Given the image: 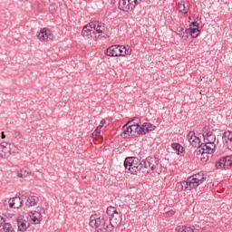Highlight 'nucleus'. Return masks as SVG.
I'll use <instances>...</instances> for the list:
<instances>
[{"instance_id":"nucleus-1","label":"nucleus","mask_w":232,"mask_h":232,"mask_svg":"<svg viewBox=\"0 0 232 232\" xmlns=\"http://www.w3.org/2000/svg\"><path fill=\"white\" fill-rule=\"evenodd\" d=\"M122 224V213L117 212L112 217L95 214L91 216L89 226L94 227L96 232H111Z\"/></svg>"},{"instance_id":"nucleus-2","label":"nucleus","mask_w":232,"mask_h":232,"mask_svg":"<svg viewBox=\"0 0 232 232\" xmlns=\"http://www.w3.org/2000/svg\"><path fill=\"white\" fill-rule=\"evenodd\" d=\"M151 172L158 173V175L162 173V165L160 164V160L159 158L154 156H149L143 160L142 173H144V175H148Z\"/></svg>"},{"instance_id":"nucleus-3","label":"nucleus","mask_w":232,"mask_h":232,"mask_svg":"<svg viewBox=\"0 0 232 232\" xmlns=\"http://www.w3.org/2000/svg\"><path fill=\"white\" fill-rule=\"evenodd\" d=\"M131 50L126 49L124 45H111L105 50V55L108 57H122L124 55H130Z\"/></svg>"},{"instance_id":"nucleus-4","label":"nucleus","mask_w":232,"mask_h":232,"mask_svg":"<svg viewBox=\"0 0 232 232\" xmlns=\"http://www.w3.org/2000/svg\"><path fill=\"white\" fill-rule=\"evenodd\" d=\"M92 39L99 41V39H105L106 34H104V23L95 22L92 24Z\"/></svg>"},{"instance_id":"nucleus-5","label":"nucleus","mask_w":232,"mask_h":232,"mask_svg":"<svg viewBox=\"0 0 232 232\" xmlns=\"http://www.w3.org/2000/svg\"><path fill=\"white\" fill-rule=\"evenodd\" d=\"M15 151H17V150H12V145L8 142H2L0 144V159H9Z\"/></svg>"},{"instance_id":"nucleus-6","label":"nucleus","mask_w":232,"mask_h":232,"mask_svg":"<svg viewBox=\"0 0 232 232\" xmlns=\"http://www.w3.org/2000/svg\"><path fill=\"white\" fill-rule=\"evenodd\" d=\"M217 169H229L232 168V156H225L216 161Z\"/></svg>"},{"instance_id":"nucleus-7","label":"nucleus","mask_w":232,"mask_h":232,"mask_svg":"<svg viewBox=\"0 0 232 232\" xmlns=\"http://www.w3.org/2000/svg\"><path fill=\"white\" fill-rule=\"evenodd\" d=\"M142 169H144L143 160L140 161L139 158L134 157V161L132 162V168L130 169L131 175H137L138 173H142Z\"/></svg>"},{"instance_id":"nucleus-8","label":"nucleus","mask_w":232,"mask_h":232,"mask_svg":"<svg viewBox=\"0 0 232 232\" xmlns=\"http://www.w3.org/2000/svg\"><path fill=\"white\" fill-rule=\"evenodd\" d=\"M188 179L192 182V188H198V186H200V184H202V182H204V180H206V177H204V173H202V172L194 174V175L188 177Z\"/></svg>"},{"instance_id":"nucleus-9","label":"nucleus","mask_w":232,"mask_h":232,"mask_svg":"<svg viewBox=\"0 0 232 232\" xmlns=\"http://www.w3.org/2000/svg\"><path fill=\"white\" fill-rule=\"evenodd\" d=\"M26 198L25 195H22L21 197H14L9 199L8 204L10 208H14V209H19L21 206H23V202Z\"/></svg>"},{"instance_id":"nucleus-10","label":"nucleus","mask_w":232,"mask_h":232,"mask_svg":"<svg viewBox=\"0 0 232 232\" xmlns=\"http://www.w3.org/2000/svg\"><path fill=\"white\" fill-rule=\"evenodd\" d=\"M37 37L42 39V41H53V34H52V33H50L47 28L42 29L38 33Z\"/></svg>"},{"instance_id":"nucleus-11","label":"nucleus","mask_w":232,"mask_h":232,"mask_svg":"<svg viewBox=\"0 0 232 232\" xmlns=\"http://www.w3.org/2000/svg\"><path fill=\"white\" fill-rule=\"evenodd\" d=\"M119 8L123 12H130V10H133V8H135V4H130L128 0H120Z\"/></svg>"},{"instance_id":"nucleus-12","label":"nucleus","mask_w":232,"mask_h":232,"mask_svg":"<svg viewBox=\"0 0 232 232\" xmlns=\"http://www.w3.org/2000/svg\"><path fill=\"white\" fill-rule=\"evenodd\" d=\"M131 121H128L126 124L123 125L122 127V134L121 137L123 139H130V135L133 136V132L131 130Z\"/></svg>"},{"instance_id":"nucleus-13","label":"nucleus","mask_w":232,"mask_h":232,"mask_svg":"<svg viewBox=\"0 0 232 232\" xmlns=\"http://www.w3.org/2000/svg\"><path fill=\"white\" fill-rule=\"evenodd\" d=\"M200 148L202 150V153L211 154L213 153V151H215V148H217V146L213 143L204 142V143H201Z\"/></svg>"},{"instance_id":"nucleus-14","label":"nucleus","mask_w":232,"mask_h":232,"mask_svg":"<svg viewBox=\"0 0 232 232\" xmlns=\"http://www.w3.org/2000/svg\"><path fill=\"white\" fill-rule=\"evenodd\" d=\"M92 30H93L92 24L91 25L87 24V25L83 26V28L82 30V37H88V38L92 37V39H93V32H92Z\"/></svg>"},{"instance_id":"nucleus-15","label":"nucleus","mask_w":232,"mask_h":232,"mask_svg":"<svg viewBox=\"0 0 232 232\" xmlns=\"http://www.w3.org/2000/svg\"><path fill=\"white\" fill-rule=\"evenodd\" d=\"M223 142H226L228 148L232 150V132L227 130L223 133Z\"/></svg>"},{"instance_id":"nucleus-16","label":"nucleus","mask_w":232,"mask_h":232,"mask_svg":"<svg viewBox=\"0 0 232 232\" xmlns=\"http://www.w3.org/2000/svg\"><path fill=\"white\" fill-rule=\"evenodd\" d=\"M135 157H127L123 162V166L127 171V173L131 172V168L133 167V161Z\"/></svg>"},{"instance_id":"nucleus-17","label":"nucleus","mask_w":232,"mask_h":232,"mask_svg":"<svg viewBox=\"0 0 232 232\" xmlns=\"http://www.w3.org/2000/svg\"><path fill=\"white\" fill-rule=\"evenodd\" d=\"M29 217L31 218V219L34 224H39V222H41L43 218L41 212H38V211H30Z\"/></svg>"},{"instance_id":"nucleus-18","label":"nucleus","mask_w":232,"mask_h":232,"mask_svg":"<svg viewBox=\"0 0 232 232\" xmlns=\"http://www.w3.org/2000/svg\"><path fill=\"white\" fill-rule=\"evenodd\" d=\"M18 231L24 232L28 229L30 223L26 220L18 218L17 219Z\"/></svg>"},{"instance_id":"nucleus-19","label":"nucleus","mask_w":232,"mask_h":232,"mask_svg":"<svg viewBox=\"0 0 232 232\" xmlns=\"http://www.w3.org/2000/svg\"><path fill=\"white\" fill-rule=\"evenodd\" d=\"M155 128V125L150 122H144L141 126V130H143L141 135H146V133H150V131H154Z\"/></svg>"},{"instance_id":"nucleus-20","label":"nucleus","mask_w":232,"mask_h":232,"mask_svg":"<svg viewBox=\"0 0 232 232\" xmlns=\"http://www.w3.org/2000/svg\"><path fill=\"white\" fill-rule=\"evenodd\" d=\"M24 200H26L25 205L27 206H35L39 202V198L37 196H26Z\"/></svg>"},{"instance_id":"nucleus-21","label":"nucleus","mask_w":232,"mask_h":232,"mask_svg":"<svg viewBox=\"0 0 232 232\" xmlns=\"http://www.w3.org/2000/svg\"><path fill=\"white\" fill-rule=\"evenodd\" d=\"M178 10L184 14V15H188V12H189V5L186 4V2H181L178 4Z\"/></svg>"},{"instance_id":"nucleus-22","label":"nucleus","mask_w":232,"mask_h":232,"mask_svg":"<svg viewBox=\"0 0 232 232\" xmlns=\"http://www.w3.org/2000/svg\"><path fill=\"white\" fill-rule=\"evenodd\" d=\"M132 133H138V135H142V126H140L138 122H133L130 124Z\"/></svg>"},{"instance_id":"nucleus-23","label":"nucleus","mask_w":232,"mask_h":232,"mask_svg":"<svg viewBox=\"0 0 232 232\" xmlns=\"http://www.w3.org/2000/svg\"><path fill=\"white\" fill-rule=\"evenodd\" d=\"M181 186L183 188V191H186V189H195V187H193V183L189 178H188L187 180L181 181Z\"/></svg>"},{"instance_id":"nucleus-24","label":"nucleus","mask_w":232,"mask_h":232,"mask_svg":"<svg viewBox=\"0 0 232 232\" xmlns=\"http://www.w3.org/2000/svg\"><path fill=\"white\" fill-rule=\"evenodd\" d=\"M189 144L193 146V148H198V150L202 146V143H200V138L197 136L189 141Z\"/></svg>"},{"instance_id":"nucleus-25","label":"nucleus","mask_w":232,"mask_h":232,"mask_svg":"<svg viewBox=\"0 0 232 232\" xmlns=\"http://www.w3.org/2000/svg\"><path fill=\"white\" fill-rule=\"evenodd\" d=\"M189 31H190V35L192 37V39H197V37H198V35H200V29H198V27H189Z\"/></svg>"},{"instance_id":"nucleus-26","label":"nucleus","mask_w":232,"mask_h":232,"mask_svg":"<svg viewBox=\"0 0 232 232\" xmlns=\"http://www.w3.org/2000/svg\"><path fill=\"white\" fill-rule=\"evenodd\" d=\"M202 135H203V139H208L210 135H212L213 131H211V129L209 128V126H205L202 129Z\"/></svg>"},{"instance_id":"nucleus-27","label":"nucleus","mask_w":232,"mask_h":232,"mask_svg":"<svg viewBox=\"0 0 232 232\" xmlns=\"http://www.w3.org/2000/svg\"><path fill=\"white\" fill-rule=\"evenodd\" d=\"M115 213H119V211H117V208H115V207H108L106 209V217H113V215H115Z\"/></svg>"},{"instance_id":"nucleus-28","label":"nucleus","mask_w":232,"mask_h":232,"mask_svg":"<svg viewBox=\"0 0 232 232\" xmlns=\"http://www.w3.org/2000/svg\"><path fill=\"white\" fill-rule=\"evenodd\" d=\"M0 232H15V230H14V227H12L10 223H6L0 229Z\"/></svg>"},{"instance_id":"nucleus-29","label":"nucleus","mask_w":232,"mask_h":232,"mask_svg":"<svg viewBox=\"0 0 232 232\" xmlns=\"http://www.w3.org/2000/svg\"><path fill=\"white\" fill-rule=\"evenodd\" d=\"M172 150H176L178 153H183L184 152V147L180 145L179 143H172L171 144Z\"/></svg>"},{"instance_id":"nucleus-30","label":"nucleus","mask_w":232,"mask_h":232,"mask_svg":"<svg viewBox=\"0 0 232 232\" xmlns=\"http://www.w3.org/2000/svg\"><path fill=\"white\" fill-rule=\"evenodd\" d=\"M215 140H217V136L212 133L208 138L205 139L204 142H207V144H215Z\"/></svg>"},{"instance_id":"nucleus-31","label":"nucleus","mask_w":232,"mask_h":232,"mask_svg":"<svg viewBox=\"0 0 232 232\" xmlns=\"http://www.w3.org/2000/svg\"><path fill=\"white\" fill-rule=\"evenodd\" d=\"M18 177L20 179H25V177H28L30 175V172L24 169H20V171L17 173Z\"/></svg>"},{"instance_id":"nucleus-32","label":"nucleus","mask_w":232,"mask_h":232,"mask_svg":"<svg viewBox=\"0 0 232 232\" xmlns=\"http://www.w3.org/2000/svg\"><path fill=\"white\" fill-rule=\"evenodd\" d=\"M12 135L14 139H23V134L19 130H14Z\"/></svg>"},{"instance_id":"nucleus-33","label":"nucleus","mask_w":232,"mask_h":232,"mask_svg":"<svg viewBox=\"0 0 232 232\" xmlns=\"http://www.w3.org/2000/svg\"><path fill=\"white\" fill-rule=\"evenodd\" d=\"M197 136L195 135V131L194 130H190L188 135H187V139L188 140V142H190L193 139H195Z\"/></svg>"},{"instance_id":"nucleus-34","label":"nucleus","mask_w":232,"mask_h":232,"mask_svg":"<svg viewBox=\"0 0 232 232\" xmlns=\"http://www.w3.org/2000/svg\"><path fill=\"white\" fill-rule=\"evenodd\" d=\"M209 153H208V152H202V156H201V160H202V162H207L208 160V159H209Z\"/></svg>"},{"instance_id":"nucleus-35","label":"nucleus","mask_w":232,"mask_h":232,"mask_svg":"<svg viewBox=\"0 0 232 232\" xmlns=\"http://www.w3.org/2000/svg\"><path fill=\"white\" fill-rule=\"evenodd\" d=\"M177 191H184L181 181L176 185Z\"/></svg>"},{"instance_id":"nucleus-36","label":"nucleus","mask_w":232,"mask_h":232,"mask_svg":"<svg viewBox=\"0 0 232 232\" xmlns=\"http://www.w3.org/2000/svg\"><path fill=\"white\" fill-rule=\"evenodd\" d=\"M185 227H186V226H179L176 227L175 231L176 232H184Z\"/></svg>"},{"instance_id":"nucleus-37","label":"nucleus","mask_w":232,"mask_h":232,"mask_svg":"<svg viewBox=\"0 0 232 232\" xmlns=\"http://www.w3.org/2000/svg\"><path fill=\"white\" fill-rule=\"evenodd\" d=\"M49 10H51V12H55V10H57V5L52 4V5L49 6Z\"/></svg>"},{"instance_id":"nucleus-38","label":"nucleus","mask_w":232,"mask_h":232,"mask_svg":"<svg viewBox=\"0 0 232 232\" xmlns=\"http://www.w3.org/2000/svg\"><path fill=\"white\" fill-rule=\"evenodd\" d=\"M129 122H131L130 124H133V122H137L139 124V122H140V118L135 117L132 119V121H130Z\"/></svg>"},{"instance_id":"nucleus-39","label":"nucleus","mask_w":232,"mask_h":232,"mask_svg":"<svg viewBox=\"0 0 232 232\" xmlns=\"http://www.w3.org/2000/svg\"><path fill=\"white\" fill-rule=\"evenodd\" d=\"M183 232H197V229L193 230L189 227H185Z\"/></svg>"},{"instance_id":"nucleus-40","label":"nucleus","mask_w":232,"mask_h":232,"mask_svg":"<svg viewBox=\"0 0 232 232\" xmlns=\"http://www.w3.org/2000/svg\"><path fill=\"white\" fill-rule=\"evenodd\" d=\"M188 37H189V35L188 34H184V33L181 34V39L183 41H188Z\"/></svg>"},{"instance_id":"nucleus-41","label":"nucleus","mask_w":232,"mask_h":232,"mask_svg":"<svg viewBox=\"0 0 232 232\" xmlns=\"http://www.w3.org/2000/svg\"><path fill=\"white\" fill-rule=\"evenodd\" d=\"M92 135H95V137H99V135H101V130H99V128H96Z\"/></svg>"},{"instance_id":"nucleus-42","label":"nucleus","mask_w":232,"mask_h":232,"mask_svg":"<svg viewBox=\"0 0 232 232\" xmlns=\"http://www.w3.org/2000/svg\"><path fill=\"white\" fill-rule=\"evenodd\" d=\"M5 224H7L5 222V218L0 216V227H3V226H5Z\"/></svg>"},{"instance_id":"nucleus-43","label":"nucleus","mask_w":232,"mask_h":232,"mask_svg":"<svg viewBox=\"0 0 232 232\" xmlns=\"http://www.w3.org/2000/svg\"><path fill=\"white\" fill-rule=\"evenodd\" d=\"M190 26H194L195 28H198V26H200V24L198 23H197V21L191 22Z\"/></svg>"},{"instance_id":"nucleus-44","label":"nucleus","mask_w":232,"mask_h":232,"mask_svg":"<svg viewBox=\"0 0 232 232\" xmlns=\"http://www.w3.org/2000/svg\"><path fill=\"white\" fill-rule=\"evenodd\" d=\"M196 155L198 156V155H201L202 156V148H199L196 151H195Z\"/></svg>"},{"instance_id":"nucleus-45","label":"nucleus","mask_w":232,"mask_h":232,"mask_svg":"<svg viewBox=\"0 0 232 232\" xmlns=\"http://www.w3.org/2000/svg\"><path fill=\"white\" fill-rule=\"evenodd\" d=\"M177 32H178L179 34H184V27H178V28H177Z\"/></svg>"},{"instance_id":"nucleus-46","label":"nucleus","mask_w":232,"mask_h":232,"mask_svg":"<svg viewBox=\"0 0 232 232\" xmlns=\"http://www.w3.org/2000/svg\"><path fill=\"white\" fill-rule=\"evenodd\" d=\"M129 1L130 5H135V6H137V0H127Z\"/></svg>"},{"instance_id":"nucleus-47","label":"nucleus","mask_w":232,"mask_h":232,"mask_svg":"<svg viewBox=\"0 0 232 232\" xmlns=\"http://www.w3.org/2000/svg\"><path fill=\"white\" fill-rule=\"evenodd\" d=\"M183 34H187V35H188V34H191V31L189 30V28H188L185 30V32L183 31Z\"/></svg>"},{"instance_id":"nucleus-48","label":"nucleus","mask_w":232,"mask_h":232,"mask_svg":"<svg viewBox=\"0 0 232 232\" xmlns=\"http://www.w3.org/2000/svg\"><path fill=\"white\" fill-rule=\"evenodd\" d=\"M106 124V120H102L100 125L104 126Z\"/></svg>"},{"instance_id":"nucleus-49","label":"nucleus","mask_w":232,"mask_h":232,"mask_svg":"<svg viewBox=\"0 0 232 232\" xmlns=\"http://www.w3.org/2000/svg\"><path fill=\"white\" fill-rule=\"evenodd\" d=\"M1 139H6V135H5V131L1 132Z\"/></svg>"},{"instance_id":"nucleus-50","label":"nucleus","mask_w":232,"mask_h":232,"mask_svg":"<svg viewBox=\"0 0 232 232\" xmlns=\"http://www.w3.org/2000/svg\"><path fill=\"white\" fill-rule=\"evenodd\" d=\"M39 213H41V215H43V213H44V208H42Z\"/></svg>"},{"instance_id":"nucleus-51","label":"nucleus","mask_w":232,"mask_h":232,"mask_svg":"<svg viewBox=\"0 0 232 232\" xmlns=\"http://www.w3.org/2000/svg\"><path fill=\"white\" fill-rule=\"evenodd\" d=\"M97 128H98V130H101V128H102V125L100 124Z\"/></svg>"},{"instance_id":"nucleus-52","label":"nucleus","mask_w":232,"mask_h":232,"mask_svg":"<svg viewBox=\"0 0 232 232\" xmlns=\"http://www.w3.org/2000/svg\"><path fill=\"white\" fill-rule=\"evenodd\" d=\"M140 3V0H136V5H139Z\"/></svg>"},{"instance_id":"nucleus-53","label":"nucleus","mask_w":232,"mask_h":232,"mask_svg":"<svg viewBox=\"0 0 232 232\" xmlns=\"http://www.w3.org/2000/svg\"><path fill=\"white\" fill-rule=\"evenodd\" d=\"M170 215H173V211H169Z\"/></svg>"},{"instance_id":"nucleus-54","label":"nucleus","mask_w":232,"mask_h":232,"mask_svg":"<svg viewBox=\"0 0 232 232\" xmlns=\"http://www.w3.org/2000/svg\"><path fill=\"white\" fill-rule=\"evenodd\" d=\"M22 1H30V0H22Z\"/></svg>"}]
</instances>
